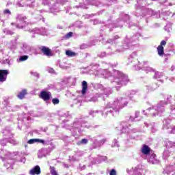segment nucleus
Instances as JSON below:
<instances>
[{"label": "nucleus", "instance_id": "obj_1", "mask_svg": "<svg viewBox=\"0 0 175 175\" xmlns=\"http://www.w3.org/2000/svg\"><path fill=\"white\" fill-rule=\"evenodd\" d=\"M90 75L102 77L103 79H108L113 87H116L117 91L122 87L126 85L129 83L128 75L122 73L117 70H113V73H111L107 69L99 68V64L93 63L90 66Z\"/></svg>", "mask_w": 175, "mask_h": 175}, {"label": "nucleus", "instance_id": "obj_2", "mask_svg": "<svg viewBox=\"0 0 175 175\" xmlns=\"http://www.w3.org/2000/svg\"><path fill=\"white\" fill-rule=\"evenodd\" d=\"M61 120L63 124H64L63 126H64L66 129H69L73 136L77 135V132L78 133H82L83 131H84V128L88 129L90 127V124L84 122L83 119H75L73 123L69 126V121L72 120V116L69 115L68 112H66L62 115Z\"/></svg>", "mask_w": 175, "mask_h": 175}, {"label": "nucleus", "instance_id": "obj_3", "mask_svg": "<svg viewBox=\"0 0 175 175\" xmlns=\"http://www.w3.org/2000/svg\"><path fill=\"white\" fill-rule=\"evenodd\" d=\"M128 103H129V100L127 97H119L115 98L113 103H108L105 105L104 110L101 111V114L102 116H104V117H107V114L109 113V114L114 116L116 114L120 113V110L124 109L126 106H128Z\"/></svg>", "mask_w": 175, "mask_h": 175}, {"label": "nucleus", "instance_id": "obj_4", "mask_svg": "<svg viewBox=\"0 0 175 175\" xmlns=\"http://www.w3.org/2000/svg\"><path fill=\"white\" fill-rule=\"evenodd\" d=\"M128 59L129 62H131V64H133V66L135 70H140V69H142V70H144L146 73L155 72V69H153L150 66H144L142 67V66H140V62L137 60V53L136 52L131 53Z\"/></svg>", "mask_w": 175, "mask_h": 175}, {"label": "nucleus", "instance_id": "obj_5", "mask_svg": "<svg viewBox=\"0 0 175 175\" xmlns=\"http://www.w3.org/2000/svg\"><path fill=\"white\" fill-rule=\"evenodd\" d=\"M13 154L8 150H1L0 158L4 162L3 166L6 167L8 172L13 170V166L14 165V160L12 158Z\"/></svg>", "mask_w": 175, "mask_h": 175}, {"label": "nucleus", "instance_id": "obj_6", "mask_svg": "<svg viewBox=\"0 0 175 175\" xmlns=\"http://www.w3.org/2000/svg\"><path fill=\"white\" fill-rule=\"evenodd\" d=\"M170 120H175V105L170 106V114L169 119L163 121V130L167 131V133H175V126H170Z\"/></svg>", "mask_w": 175, "mask_h": 175}, {"label": "nucleus", "instance_id": "obj_7", "mask_svg": "<svg viewBox=\"0 0 175 175\" xmlns=\"http://www.w3.org/2000/svg\"><path fill=\"white\" fill-rule=\"evenodd\" d=\"M146 3H147L146 0H137V4L135 5V8L137 9L136 13H139L141 11V16H155V12L146 7Z\"/></svg>", "mask_w": 175, "mask_h": 175}, {"label": "nucleus", "instance_id": "obj_8", "mask_svg": "<svg viewBox=\"0 0 175 175\" xmlns=\"http://www.w3.org/2000/svg\"><path fill=\"white\" fill-rule=\"evenodd\" d=\"M167 105L166 101H160L157 106L152 107L146 110L145 116L147 115V113H150V115L152 117H157V116H161L163 111H165V106Z\"/></svg>", "mask_w": 175, "mask_h": 175}, {"label": "nucleus", "instance_id": "obj_9", "mask_svg": "<svg viewBox=\"0 0 175 175\" xmlns=\"http://www.w3.org/2000/svg\"><path fill=\"white\" fill-rule=\"evenodd\" d=\"M142 37H143V36H142V33H135L130 40L126 37L124 40L123 45L120 46V49H117L116 53H122L123 51L128 50V49H129L130 43H132V44L137 43V42H139V38Z\"/></svg>", "mask_w": 175, "mask_h": 175}, {"label": "nucleus", "instance_id": "obj_10", "mask_svg": "<svg viewBox=\"0 0 175 175\" xmlns=\"http://www.w3.org/2000/svg\"><path fill=\"white\" fill-rule=\"evenodd\" d=\"M3 136H5L4 139L0 140V146L2 147H5L7 143H10L11 144H18V142L16 141L14 138H13V134L10 132V130H8L5 129L3 131Z\"/></svg>", "mask_w": 175, "mask_h": 175}, {"label": "nucleus", "instance_id": "obj_11", "mask_svg": "<svg viewBox=\"0 0 175 175\" xmlns=\"http://www.w3.org/2000/svg\"><path fill=\"white\" fill-rule=\"evenodd\" d=\"M25 20H27L26 16L18 14L16 15V28L31 32V29L29 28V23L25 21Z\"/></svg>", "mask_w": 175, "mask_h": 175}, {"label": "nucleus", "instance_id": "obj_12", "mask_svg": "<svg viewBox=\"0 0 175 175\" xmlns=\"http://www.w3.org/2000/svg\"><path fill=\"white\" fill-rule=\"evenodd\" d=\"M129 20V15H124V21H116V23H112L111 21H108L107 24L105 25L106 28L109 29V31L111 32L113 31V28H122V24L125 23V21H128Z\"/></svg>", "mask_w": 175, "mask_h": 175}, {"label": "nucleus", "instance_id": "obj_13", "mask_svg": "<svg viewBox=\"0 0 175 175\" xmlns=\"http://www.w3.org/2000/svg\"><path fill=\"white\" fill-rule=\"evenodd\" d=\"M42 4L46 6H49L51 12L53 14H57L59 12V4L55 3L54 0H42Z\"/></svg>", "mask_w": 175, "mask_h": 175}, {"label": "nucleus", "instance_id": "obj_14", "mask_svg": "<svg viewBox=\"0 0 175 175\" xmlns=\"http://www.w3.org/2000/svg\"><path fill=\"white\" fill-rule=\"evenodd\" d=\"M121 129L122 133H126V135H132V133H136V132H139V129H131L129 126L131 125L126 122H122L120 124Z\"/></svg>", "mask_w": 175, "mask_h": 175}, {"label": "nucleus", "instance_id": "obj_15", "mask_svg": "<svg viewBox=\"0 0 175 175\" xmlns=\"http://www.w3.org/2000/svg\"><path fill=\"white\" fill-rule=\"evenodd\" d=\"M165 147L168 149L163 152V158L167 159L170 157V154L175 152V142L172 141H167L165 143Z\"/></svg>", "mask_w": 175, "mask_h": 175}, {"label": "nucleus", "instance_id": "obj_16", "mask_svg": "<svg viewBox=\"0 0 175 175\" xmlns=\"http://www.w3.org/2000/svg\"><path fill=\"white\" fill-rule=\"evenodd\" d=\"M35 50V48L28 44L23 42L21 44L18 53L23 55V54H29Z\"/></svg>", "mask_w": 175, "mask_h": 175}, {"label": "nucleus", "instance_id": "obj_17", "mask_svg": "<svg viewBox=\"0 0 175 175\" xmlns=\"http://www.w3.org/2000/svg\"><path fill=\"white\" fill-rule=\"evenodd\" d=\"M95 88L97 90H99L100 91H101L100 94H97L96 96H98V98L102 97L103 95H110V94H111V89L110 88H105L104 86H103L102 84L100 83H96L95 85Z\"/></svg>", "mask_w": 175, "mask_h": 175}, {"label": "nucleus", "instance_id": "obj_18", "mask_svg": "<svg viewBox=\"0 0 175 175\" xmlns=\"http://www.w3.org/2000/svg\"><path fill=\"white\" fill-rule=\"evenodd\" d=\"M126 172L130 175H143V166L139 165L135 168L127 169Z\"/></svg>", "mask_w": 175, "mask_h": 175}, {"label": "nucleus", "instance_id": "obj_19", "mask_svg": "<svg viewBox=\"0 0 175 175\" xmlns=\"http://www.w3.org/2000/svg\"><path fill=\"white\" fill-rule=\"evenodd\" d=\"M18 40V36H16L14 39L11 40L8 43V50L12 51V54H14V50L17 49Z\"/></svg>", "mask_w": 175, "mask_h": 175}, {"label": "nucleus", "instance_id": "obj_20", "mask_svg": "<svg viewBox=\"0 0 175 175\" xmlns=\"http://www.w3.org/2000/svg\"><path fill=\"white\" fill-rule=\"evenodd\" d=\"M51 92L46 90H42L40 92L39 98L43 99L44 102H49L51 99Z\"/></svg>", "mask_w": 175, "mask_h": 175}, {"label": "nucleus", "instance_id": "obj_21", "mask_svg": "<svg viewBox=\"0 0 175 175\" xmlns=\"http://www.w3.org/2000/svg\"><path fill=\"white\" fill-rule=\"evenodd\" d=\"M147 158L148 162H149V163H152V165H157V163H159V160L158 159V157H157V154L152 152L147 156Z\"/></svg>", "mask_w": 175, "mask_h": 175}, {"label": "nucleus", "instance_id": "obj_22", "mask_svg": "<svg viewBox=\"0 0 175 175\" xmlns=\"http://www.w3.org/2000/svg\"><path fill=\"white\" fill-rule=\"evenodd\" d=\"M30 32H31V33H38V35H47V29H46V28L44 27H40V28H38L36 27L34 29H32Z\"/></svg>", "mask_w": 175, "mask_h": 175}, {"label": "nucleus", "instance_id": "obj_23", "mask_svg": "<svg viewBox=\"0 0 175 175\" xmlns=\"http://www.w3.org/2000/svg\"><path fill=\"white\" fill-rule=\"evenodd\" d=\"M8 75H9L8 70H0V84L5 83L8 79Z\"/></svg>", "mask_w": 175, "mask_h": 175}, {"label": "nucleus", "instance_id": "obj_24", "mask_svg": "<svg viewBox=\"0 0 175 175\" xmlns=\"http://www.w3.org/2000/svg\"><path fill=\"white\" fill-rule=\"evenodd\" d=\"M163 46H166V41L162 40L160 43V45L157 47V53L159 57H163L165 54Z\"/></svg>", "mask_w": 175, "mask_h": 175}, {"label": "nucleus", "instance_id": "obj_25", "mask_svg": "<svg viewBox=\"0 0 175 175\" xmlns=\"http://www.w3.org/2000/svg\"><path fill=\"white\" fill-rule=\"evenodd\" d=\"M40 173H42V171L40 170V167L39 165H36L29 172V174L30 175H39Z\"/></svg>", "mask_w": 175, "mask_h": 175}, {"label": "nucleus", "instance_id": "obj_26", "mask_svg": "<svg viewBox=\"0 0 175 175\" xmlns=\"http://www.w3.org/2000/svg\"><path fill=\"white\" fill-rule=\"evenodd\" d=\"M141 152L146 155V157L151 154L152 152H151V149L150 148L149 146H147L146 144H144L141 148Z\"/></svg>", "mask_w": 175, "mask_h": 175}, {"label": "nucleus", "instance_id": "obj_27", "mask_svg": "<svg viewBox=\"0 0 175 175\" xmlns=\"http://www.w3.org/2000/svg\"><path fill=\"white\" fill-rule=\"evenodd\" d=\"M137 92L135 90H131L127 92H126V96H127V98H129L130 100H133V96L136 95Z\"/></svg>", "mask_w": 175, "mask_h": 175}, {"label": "nucleus", "instance_id": "obj_28", "mask_svg": "<svg viewBox=\"0 0 175 175\" xmlns=\"http://www.w3.org/2000/svg\"><path fill=\"white\" fill-rule=\"evenodd\" d=\"M41 51H42L44 55H47L48 57L51 55V51L46 46H42Z\"/></svg>", "mask_w": 175, "mask_h": 175}, {"label": "nucleus", "instance_id": "obj_29", "mask_svg": "<svg viewBox=\"0 0 175 175\" xmlns=\"http://www.w3.org/2000/svg\"><path fill=\"white\" fill-rule=\"evenodd\" d=\"M27 94H28L27 89H23L17 94V98H18V99H24Z\"/></svg>", "mask_w": 175, "mask_h": 175}, {"label": "nucleus", "instance_id": "obj_30", "mask_svg": "<svg viewBox=\"0 0 175 175\" xmlns=\"http://www.w3.org/2000/svg\"><path fill=\"white\" fill-rule=\"evenodd\" d=\"M87 90H88V84L87 83V81H83L82 82V90H81L82 95H85V94L87 92Z\"/></svg>", "mask_w": 175, "mask_h": 175}, {"label": "nucleus", "instance_id": "obj_31", "mask_svg": "<svg viewBox=\"0 0 175 175\" xmlns=\"http://www.w3.org/2000/svg\"><path fill=\"white\" fill-rule=\"evenodd\" d=\"M86 144H88V139L87 138H83L77 142V146H86Z\"/></svg>", "mask_w": 175, "mask_h": 175}, {"label": "nucleus", "instance_id": "obj_32", "mask_svg": "<svg viewBox=\"0 0 175 175\" xmlns=\"http://www.w3.org/2000/svg\"><path fill=\"white\" fill-rule=\"evenodd\" d=\"M59 66L61 69H68L69 68V64L66 62H59Z\"/></svg>", "mask_w": 175, "mask_h": 175}, {"label": "nucleus", "instance_id": "obj_33", "mask_svg": "<svg viewBox=\"0 0 175 175\" xmlns=\"http://www.w3.org/2000/svg\"><path fill=\"white\" fill-rule=\"evenodd\" d=\"M28 58H29V57L27 55H21L18 58V59H17L18 62H24V61H27V59H28Z\"/></svg>", "mask_w": 175, "mask_h": 175}, {"label": "nucleus", "instance_id": "obj_34", "mask_svg": "<svg viewBox=\"0 0 175 175\" xmlns=\"http://www.w3.org/2000/svg\"><path fill=\"white\" fill-rule=\"evenodd\" d=\"M163 76V74L161 72H158L155 70L154 72V79H161Z\"/></svg>", "mask_w": 175, "mask_h": 175}, {"label": "nucleus", "instance_id": "obj_35", "mask_svg": "<svg viewBox=\"0 0 175 175\" xmlns=\"http://www.w3.org/2000/svg\"><path fill=\"white\" fill-rule=\"evenodd\" d=\"M140 114V112L137 111L135 113V117L130 116V121H136V118H139V116Z\"/></svg>", "mask_w": 175, "mask_h": 175}, {"label": "nucleus", "instance_id": "obj_36", "mask_svg": "<svg viewBox=\"0 0 175 175\" xmlns=\"http://www.w3.org/2000/svg\"><path fill=\"white\" fill-rule=\"evenodd\" d=\"M98 159L99 160H96L94 162V163H100V162H102V161H106V159H107V157H106L105 156H100L98 157Z\"/></svg>", "mask_w": 175, "mask_h": 175}, {"label": "nucleus", "instance_id": "obj_37", "mask_svg": "<svg viewBox=\"0 0 175 175\" xmlns=\"http://www.w3.org/2000/svg\"><path fill=\"white\" fill-rule=\"evenodd\" d=\"M90 140L92 142L93 144H96V146L99 145V142L96 139V137H92L91 136H88Z\"/></svg>", "mask_w": 175, "mask_h": 175}, {"label": "nucleus", "instance_id": "obj_38", "mask_svg": "<svg viewBox=\"0 0 175 175\" xmlns=\"http://www.w3.org/2000/svg\"><path fill=\"white\" fill-rule=\"evenodd\" d=\"M82 151H78L76 152L75 155L72 157L73 161H77V159H76L77 157H81L83 155Z\"/></svg>", "mask_w": 175, "mask_h": 175}, {"label": "nucleus", "instance_id": "obj_39", "mask_svg": "<svg viewBox=\"0 0 175 175\" xmlns=\"http://www.w3.org/2000/svg\"><path fill=\"white\" fill-rule=\"evenodd\" d=\"M50 173L52 175H58V173L55 170V168L54 167H52V166L50 167Z\"/></svg>", "mask_w": 175, "mask_h": 175}, {"label": "nucleus", "instance_id": "obj_40", "mask_svg": "<svg viewBox=\"0 0 175 175\" xmlns=\"http://www.w3.org/2000/svg\"><path fill=\"white\" fill-rule=\"evenodd\" d=\"M72 36H73V32L70 31L63 37V39H70V38H72Z\"/></svg>", "mask_w": 175, "mask_h": 175}, {"label": "nucleus", "instance_id": "obj_41", "mask_svg": "<svg viewBox=\"0 0 175 175\" xmlns=\"http://www.w3.org/2000/svg\"><path fill=\"white\" fill-rule=\"evenodd\" d=\"M66 54L68 57H75L76 55V53L72 51H66Z\"/></svg>", "mask_w": 175, "mask_h": 175}, {"label": "nucleus", "instance_id": "obj_42", "mask_svg": "<svg viewBox=\"0 0 175 175\" xmlns=\"http://www.w3.org/2000/svg\"><path fill=\"white\" fill-rule=\"evenodd\" d=\"M45 152H46V150H44V149L40 150V152L38 153V158H43V157H46L45 154H43Z\"/></svg>", "mask_w": 175, "mask_h": 175}, {"label": "nucleus", "instance_id": "obj_43", "mask_svg": "<svg viewBox=\"0 0 175 175\" xmlns=\"http://www.w3.org/2000/svg\"><path fill=\"white\" fill-rule=\"evenodd\" d=\"M3 32L4 33H6L7 35H13L14 33V32H13V31L12 30H9L8 29H5L3 30Z\"/></svg>", "mask_w": 175, "mask_h": 175}, {"label": "nucleus", "instance_id": "obj_44", "mask_svg": "<svg viewBox=\"0 0 175 175\" xmlns=\"http://www.w3.org/2000/svg\"><path fill=\"white\" fill-rule=\"evenodd\" d=\"M165 31H167V32H170L172 31V24H167L165 27H164Z\"/></svg>", "mask_w": 175, "mask_h": 175}, {"label": "nucleus", "instance_id": "obj_45", "mask_svg": "<svg viewBox=\"0 0 175 175\" xmlns=\"http://www.w3.org/2000/svg\"><path fill=\"white\" fill-rule=\"evenodd\" d=\"M3 14L5 16H10L12 14V12L10 11L9 9H5L3 11Z\"/></svg>", "mask_w": 175, "mask_h": 175}, {"label": "nucleus", "instance_id": "obj_46", "mask_svg": "<svg viewBox=\"0 0 175 175\" xmlns=\"http://www.w3.org/2000/svg\"><path fill=\"white\" fill-rule=\"evenodd\" d=\"M102 65H105V66H111V68H116V66H117L118 64H116L112 65V64H107V63L103 62Z\"/></svg>", "mask_w": 175, "mask_h": 175}, {"label": "nucleus", "instance_id": "obj_47", "mask_svg": "<svg viewBox=\"0 0 175 175\" xmlns=\"http://www.w3.org/2000/svg\"><path fill=\"white\" fill-rule=\"evenodd\" d=\"M38 139H31L27 142V143L28 144H33L34 143H38Z\"/></svg>", "mask_w": 175, "mask_h": 175}, {"label": "nucleus", "instance_id": "obj_48", "mask_svg": "<svg viewBox=\"0 0 175 175\" xmlns=\"http://www.w3.org/2000/svg\"><path fill=\"white\" fill-rule=\"evenodd\" d=\"M30 74H31V76H34V77H36L37 79H39V73H38V72L31 71Z\"/></svg>", "mask_w": 175, "mask_h": 175}, {"label": "nucleus", "instance_id": "obj_49", "mask_svg": "<svg viewBox=\"0 0 175 175\" xmlns=\"http://www.w3.org/2000/svg\"><path fill=\"white\" fill-rule=\"evenodd\" d=\"M112 147H120V144H118V141L117 139H113Z\"/></svg>", "mask_w": 175, "mask_h": 175}, {"label": "nucleus", "instance_id": "obj_50", "mask_svg": "<svg viewBox=\"0 0 175 175\" xmlns=\"http://www.w3.org/2000/svg\"><path fill=\"white\" fill-rule=\"evenodd\" d=\"M158 87H159V85H158V83H154L152 85V88H150L151 91H154V90H157V88H158Z\"/></svg>", "mask_w": 175, "mask_h": 175}, {"label": "nucleus", "instance_id": "obj_51", "mask_svg": "<svg viewBox=\"0 0 175 175\" xmlns=\"http://www.w3.org/2000/svg\"><path fill=\"white\" fill-rule=\"evenodd\" d=\"M99 113L98 111H90L89 112L90 116H92V117H95L96 114H98Z\"/></svg>", "mask_w": 175, "mask_h": 175}, {"label": "nucleus", "instance_id": "obj_52", "mask_svg": "<svg viewBox=\"0 0 175 175\" xmlns=\"http://www.w3.org/2000/svg\"><path fill=\"white\" fill-rule=\"evenodd\" d=\"M52 103H53V105H58L59 103V99H58L57 98H53Z\"/></svg>", "mask_w": 175, "mask_h": 175}, {"label": "nucleus", "instance_id": "obj_53", "mask_svg": "<svg viewBox=\"0 0 175 175\" xmlns=\"http://www.w3.org/2000/svg\"><path fill=\"white\" fill-rule=\"evenodd\" d=\"M152 126V129H151V131L152 132L154 133L155 132H157V128L155 127V124L154 123H152L150 124Z\"/></svg>", "mask_w": 175, "mask_h": 175}, {"label": "nucleus", "instance_id": "obj_54", "mask_svg": "<svg viewBox=\"0 0 175 175\" xmlns=\"http://www.w3.org/2000/svg\"><path fill=\"white\" fill-rule=\"evenodd\" d=\"M47 72H49V73L55 74V70H54V69L51 68H48Z\"/></svg>", "mask_w": 175, "mask_h": 175}, {"label": "nucleus", "instance_id": "obj_55", "mask_svg": "<svg viewBox=\"0 0 175 175\" xmlns=\"http://www.w3.org/2000/svg\"><path fill=\"white\" fill-rule=\"evenodd\" d=\"M109 175H117V172H116V170L112 169L109 172Z\"/></svg>", "mask_w": 175, "mask_h": 175}, {"label": "nucleus", "instance_id": "obj_56", "mask_svg": "<svg viewBox=\"0 0 175 175\" xmlns=\"http://www.w3.org/2000/svg\"><path fill=\"white\" fill-rule=\"evenodd\" d=\"M106 143V139H103L98 142V146H103V144H105Z\"/></svg>", "mask_w": 175, "mask_h": 175}, {"label": "nucleus", "instance_id": "obj_57", "mask_svg": "<svg viewBox=\"0 0 175 175\" xmlns=\"http://www.w3.org/2000/svg\"><path fill=\"white\" fill-rule=\"evenodd\" d=\"M98 55H99V57H100V58H103V57H106V53L103 52V53H100Z\"/></svg>", "mask_w": 175, "mask_h": 175}, {"label": "nucleus", "instance_id": "obj_58", "mask_svg": "<svg viewBox=\"0 0 175 175\" xmlns=\"http://www.w3.org/2000/svg\"><path fill=\"white\" fill-rule=\"evenodd\" d=\"M37 143H42V144H44V140L38 139Z\"/></svg>", "mask_w": 175, "mask_h": 175}, {"label": "nucleus", "instance_id": "obj_59", "mask_svg": "<svg viewBox=\"0 0 175 175\" xmlns=\"http://www.w3.org/2000/svg\"><path fill=\"white\" fill-rule=\"evenodd\" d=\"M93 24L94 25H96V24H99V21H98V19H95L94 21H93Z\"/></svg>", "mask_w": 175, "mask_h": 175}, {"label": "nucleus", "instance_id": "obj_60", "mask_svg": "<svg viewBox=\"0 0 175 175\" xmlns=\"http://www.w3.org/2000/svg\"><path fill=\"white\" fill-rule=\"evenodd\" d=\"M115 40L110 39L107 41V43H110L111 44H113L114 43Z\"/></svg>", "mask_w": 175, "mask_h": 175}, {"label": "nucleus", "instance_id": "obj_61", "mask_svg": "<svg viewBox=\"0 0 175 175\" xmlns=\"http://www.w3.org/2000/svg\"><path fill=\"white\" fill-rule=\"evenodd\" d=\"M85 47H87V45H85V44H82V45H81L80 49H81V50H84V49H85Z\"/></svg>", "mask_w": 175, "mask_h": 175}, {"label": "nucleus", "instance_id": "obj_62", "mask_svg": "<svg viewBox=\"0 0 175 175\" xmlns=\"http://www.w3.org/2000/svg\"><path fill=\"white\" fill-rule=\"evenodd\" d=\"M96 100H98V98H96V97L90 99V102H96Z\"/></svg>", "mask_w": 175, "mask_h": 175}, {"label": "nucleus", "instance_id": "obj_63", "mask_svg": "<svg viewBox=\"0 0 175 175\" xmlns=\"http://www.w3.org/2000/svg\"><path fill=\"white\" fill-rule=\"evenodd\" d=\"M79 169H81V170H85V165H83V166L80 165V166H79Z\"/></svg>", "mask_w": 175, "mask_h": 175}, {"label": "nucleus", "instance_id": "obj_64", "mask_svg": "<svg viewBox=\"0 0 175 175\" xmlns=\"http://www.w3.org/2000/svg\"><path fill=\"white\" fill-rule=\"evenodd\" d=\"M170 99H172V96L168 95V96H167V100H170Z\"/></svg>", "mask_w": 175, "mask_h": 175}]
</instances>
